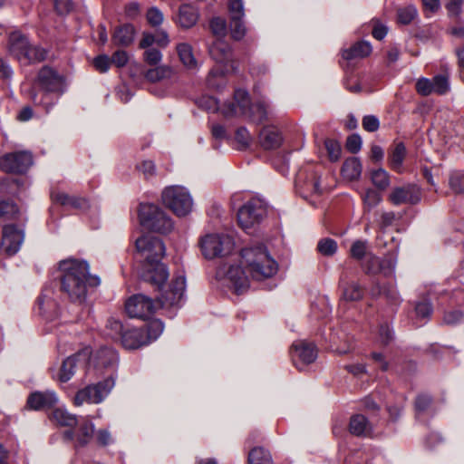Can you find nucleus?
I'll list each match as a JSON object with an SVG mask.
<instances>
[{"mask_svg": "<svg viewBox=\"0 0 464 464\" xmlns=\"http://www.w3.org/2000/svg\"><path fill=\"white\" fill-rule=\"evenodd\" d=\"M161 202L178 218L188 216L194 207V200L189 190L180 185L166 187L161 192Z\"/></svg>", "mask_w": 464, "mask_h": 464, "instance_id": "6", "label": "nucleus"}, {"mask_svg": "<svg viewBox=\"0 0 464 464\" xmlns=\"http://www.w3.org/2000/svg\"><path fill=\"white\" fill-rule=\"evenodd\" d=\"M176 51L180 63L188 70L198 69V63L194 56L193 47L188 43H179L176 46Z\"/></svg>", "mask_w": 464, "mask_h": 464, "instance_id": "29", "label": "nucleus"}, {"mask_svg": "<svg viewBox=\"0 0 464 464\" xmlns=\"http://www.w3.org/2000/svg\"><path fill=\"white\" fill-rule=\"evenodd\" d=\"M135 246L145 263L160 259L165 254V245L156 234H141L135 240Z\"/></svg>", "mask_w": 464, "mask_h": 464, "instance_id": "12", "label": "nucleus"}, {"mask_svg": "<svg viewBox=\"0 0 464 464\" xmlns=\"http://www.w3.org/2000/svg\"><path fill=\"white\" fill-rule=\"evenodd\" d=\"M208 53L218 63H225L231 57V47L224 39H216L209 45Z\"/></svg>", "mask_w": 464, "mask_h": 464, "instance_id": "27", "label": "nucleus"}, {"mask_svg": "<svg viewBox=\"0 0 464 464\" xmlns=\"http://www.w3.org/2000/svg\"><path fill=\"white\" fill-rule=\"evenodd\" d=\"M330 343L332 350L338 354H347L354 349L353 336L340 329L331 334Z\"/></svg>", "mask_w": 464, "mask_h": 464, "instance_id": "23", "label": "nucleus"}, {"mask_svg": "<svg viewBox=\"0 0 464 464\" xmlns=\"http://www.w3.org/2000/svg\"><path fill=\"white\" fill-rule=\"evenodd\" d=\"M146 19L150 25L157 27L163 23L164 15L158 7L152 6L147 10Z\"/></svg>", "mask_w": 464, "mask_h": 464, "instance_id": "55", "label": "nucleus"}, {"mask_svg": "<svg viewBox=\"0 0 464 464\" xmlns=\"http://www.w3.org/2000/svg\"><path fill=\"white\" fill-rule=\"evenodd\" d=\"M324 146L331 161H337L342 153V148L338 141L327 139L324 141Z\"/></svg>", "mask_w": 464, "mask_h": 464, "instance_id": "54", "label": "nucleus"}, {"mask_svg": "<svg viewBox=\"0 0 464 464\" xmlns=\"http://www.w3.org/2000/svg\"><path fill=\"white\" fill-rule=\"evenodd\" d=\"M234 101L222 106L221 112L225 117L245 115L256 123H262L271 113L269 104L264 100L250 105L248 93L245 90H236Z\"/></svg>", "mask_w": 464, "mask_h": 464, "instance_id": "4", "label": "nucleus"}, {"mask_svg": "<svg viewBox=\"0 0 464 464\" xmlns=\"http://www.w3.org/2000/svg\"><path fill=\"white\" fill-rule=\"evenodd\" d=\"M207 83L209 88L212 89H219L222 85H224V72L223 70L214 67L208 75Z\"/></svg>", "mask_w": 464, "mask_h": 464, "instance_id": "50", "label": "nucleus"}, {"mask_svg": "<svg viewBox=\"0 0 464 464\" xmlns=\"http://www.w3.org/2000/svg\"><path fill=\"white\" fill-rule=\"evenodd\" d=\"M416 319L421 323L428 321L433 312L431 301L428 297H422L415 303L414 306Z\"/></svg>", "mask_w": 464, "mask_h": 464, "instance_id": "40", "label": "nucleus"}, {"mask_svg": "<svg viewBox=\"0 0 464 464\" xmlns=\"http://www.w3.org/2000/svg\"><path fill=\"white\" fill-rule=\"evenodd\" d=\"M19 215L18 207L10 200L0 199V220L11 221Z\"/></svg>", "mask_w": 464, "mask_h": 464, "instance_id": "41", "label": "nucleus"}, {"mask_svg": "<svg viewBox=\"0 0 464 464\" xmlns=\"http://www.w3.org/2000/svg\"><path fill=\"white\" fill-rule=\"evenodd\" d=\"M134 35V26L130 24H123L115 30L112 35V42L117 45L128 46L133 42Z\"/></svg>", "mask_w": 464, "mask_h": 464, "instance_id": "33", "label": "nucleus"}, {"mask_svg": "<svg viewBox=\"0 0 464 464\" xmlns=\"http://www.w3.org/2000/svg\"><path fill=\"white\" fill-rule=\"evenodd\" d=\"M115 386V377L111 375L97 383L89 384L80 389L73 397V404L82 406L84 403H102Z\"/></svg>", "mask_w": 464, "mask_h": 464, "instance_id": "9", "label": "nucleus"}, {"mask_svg": "<svg viewBox=\"0 0 464 464\" xmlns=\"http://www.w3.org/2000/svg\"><path fill=\"white\" fill-rule=\"evenodd\" d=\"M372 52V46L368 42L362 41L354 44L349 49L343 51V58L353 60L368 56Z\"/></svg>", "mask_w": 464, "mask_h": 464, "instance_id": "36", "label": "nucleus"}, {"mask_svg": "<svg viewBox=\"0 0 464 464\" xmlns=\"http://www.w3.org/2000/svg\"><path fill=\"white\" fill-rule=\"evenodd\" d=\"M267 205L260 198H252L237 211V224L241 229H255L266 217Z\"/></svg>", "mask_w": 464, "mask_h": 464, "instance_id": "10", "label": "nucleus"}, {"mask_svg": "<svg viewBox=\"0 0 464 464\" xmlns=\"http://www.w3.org/2000/svg\"><path fill=\"white\" fill-rule=\"evenodd\" d=\"M260 144L266 150H274L282 143L279 131L274 127H265L259 135Z\"/></svg>", "mask_w": 464, "mask_h": 464, "instance_id": "30", "label": "nucleus"}, {"mask_svg": "<svg viewBox=\"0 0 464 464\" xmlns=\"http://www.w3.org/2000/svg\"><path fill=\"white\" fill-rule=\"evenodd\" d=\"M397 260L392 256L381 258L379 264V274L384 277H392L395 274Z\"/></svg>", "mask_w": 464, "mask_h": 464, "instance_id": "47", "label": "nucleus"}, {"mask_svg": "<svg viewBox=\"0 0 464 464\" xmlns=\"http://www.w3.org/2000/svg\"><path fill=\"white\" fill-rule=\"evenodd\" d=\"M51 198L62 206H68L75 209L85 211L90 208L89 201L83 198L70 196L61 191H52Z\"/></svg>", "mask_w": 464, "mask_h": 464, "instance_id": "26", "label": "nucleus"}, {"mask_svg": "<svg viewBox=\"0 0 464 464\" xmlns=\"http://www.w3.org/2000/svg\"><path fill=\"white\" fill-rule=\"evenodd\" d=\"M51 420L57 425L69 428H72L78 423L77 417L63 407L55 408L53 411Z\"/></svg>", "mask_w": 464, "mask_h": 464, "instance_id": "35", "label": "nucleus"}, {"mask_svg": "<svg viewBox=\"0 0 464 464\" xmlns=\"http://www.w3.org/2000/svg\"><path fill=\"white\" fill-rule=\"evenodd\" d=\"M240 258V265L226 263L218 266L216 273L217 279L237 294L248 288V276L260 281L271 278L278 272V263L264 244H252L242 248Z\"/></svg>", "mask_w": 464, "mask_h": 464, "instance_id": "1", "label": "nucleus"}, {"mask_svg": "<svg viewBox=\"0 0 464 464\" xmlns=\"http://www.w3.org/2000/svg\"><path fill=\"white\" fill-rule=\"evenodd\" d=\"M421 193L418 186L408 184L394 188L389 196V199L394 205L417 204L420 201Z\"/></svg>", "mask_w": 464, "mask_h": 464, "instance_id": "19", "label": "nucleus"}, {"mask_svg": "<svg viewBox=\"0 0 464 464\" xmlns=\"http://www.w3.org/2000/svg\"><path fill=\"white\" fill-rule=\"evenodd\" d=\"M318 251L324 256H333L337 250V244L332 238H324L317 245Z\"/></svg>", "mask_w": 464, "mask_h": 464, "instance_id": "57", "label": "nucleus"}, {"mask_svg": "<svg viewBox=\"0 0 464 464\" xmlns=\"http://www.w3.org/2000/svg\"><path fill=\"white\" fill-rule=\"evenodd\" d=\"M54 291L51 286L43 288L36 300V310L39 314L52 319L58 314V304L53 298Z\"/></svg>", "mask_w": 464, "mask_h": 464, "instance_id": "20", "label": "nucleus"}, {"mask_svg": "<svg viewBox=\"0 0 464 464\" xmlns=\"http://www.w3.org/2000/svg\"><path fill=\"white\" fill-rule=\"evenodd\" d=\"M36 85L41 91L53 92L57 95H62L64 92L63 76L48 66H44L39 71Z\"/></svg>", "mask_w": 464, "mask_h": 464, "instance_id": "18", "label": "nucleus"}, {"mask_svg": "<svg viewBox=\"0 0 464 464\" xmlns=\"http://www.w3.org/2000/svg\"><path fill=\"white\" fill-rule=\"evenodd\" d=\"M417 15V9L413 5H407L397 9V21L401 24H409Z\"/></svg>", "mask_w": 464, "mask_h": 464, "instance_id": "49", "label": "nucleus"}, {"mask_svg": "<svg viewBox=\"0 0 464 464\" xmlns=\"http://www.w3.org/2000/svg\"><path fill=\"white\" fill-rule=\"evenodd\" d=\"M434 92L444 94L450 89L449 77L445 74H439L432 78Z\"/></svg>", "mask_w": 464, "mask_h": 464, "instance_id": "56", "label": "nucleus"}, {"mask_svg": "<svg viewBox=\"0 0 464 464\" xmlns=\"http://www.w3.org/2000/svg\"><path fill=\"white\" fill-rule=\"evenodd\" d=\"M143 266V279L160 288L169 277L167 266L163 263H160V259L147 262Z\"/></svg>", "mask_w": 464, "mask_h": 464, "instance_id": "21", "label": "nucleus"}, {"mask_svg": "<svg viewBox=\"0 0 464 464\" xmlns=\"http://www.w3.org/2000/svg\"><path fill=\"white\" fill-rule=\"evenodd\" d=\"M406 156V148L403 143L400 142L394 146L389 156L390 167L401 173L402 170V163Z\"/></svg>", "mask_w": 464, "mask_h": 464, "instance_id": "39", "label": "nucleus"}, {"mask_svg": "<svg viewBox=\"0 0 464 464\" xmlns=\"http://www.w3.org/2000/svg\"><path fill=\"white\" fill-rule=\"evenodd\" d=\"M381 258L376 256L373 254H368L367 257L364 259L362 264V267L364 272L368 275H378L379 274V264Z\"/></svg>", "mask_w": 464, "mask_h": 464, "instance_id": "53", "label": "nucleus"}, {"mask_svg": "<svg viewBox=\"0 0 464 464\" xmlns=\"http://www.w3.org/2000/svg\"><path fill=\"white\" fill-rule=\"evenodd\" d=\"M229 28L232 38L241 40L246 33L244 17L229 18Z\"/></svg>", "mask_w": 464, "mask_h": 464, "instance_id": "44", "label": "nucleus"}, {"mask_svg": "<svg viewBox=\"0 0 464 464\" xmlns=\"http://www.w3.org/2000/svg\"><path fill=\"white\" fill-rule=\"evenodd\" d=\"M364 204L372 208L376 206L382 199L380 193L374 189L369 188L363 195Z\"/></svg>", "mask_w": 464, "mask_h": 464, "instance_id": "64", "label": "nucleus"}, {"mask_svg": "<svg viewBox=\"0 0 464 464\" xmlns=\"http://www.w3.org/2000/svg\"><path fill=\"white\" fill-rule=\"evenodd\" d=\"M210 30L217 39H223L227 33V22L222 17H214L210 20Z\"/></svg>", "mask_w": 464, "mask_h": 464, "instance_id": "48", "label": "nucleus"}, {"mask_svg": "<svg viewBox=\"0 0 464 464\" xmlns=\"http://www.w3.org/2000/svg\"><path fill=\"white\" fill-rule=\"evenodd\" d=\"M91 354V349L85 347L72 356L67 357L61 366L58 373V380L61 382H66L72 379L77 371L82 370L84 372L89 369L88 361Z\"/></svg>", "mask_w": 464, "mask_h": 464, "instance_id": "13", "label": "nucleus"}, {"mask_svg": "<svg viewBox=\"0 0 464 464\" xmlns=\"http://www.w3.org/2000/svg\"><path fill=\"white\" fill-rule=\"evenodd\" d=\"M171 75V69L166 65L157 66L146 72L145 77L150 82H158Z\"/></svg>", "mask_w": 464, "mask_h": 464, "instance_id": "45", "label": "nucleus"}, {"mask_svg": "<svg viewBox=\"0 0 464 464\" xmlns=\"http://www.w3.org/2000/svg\"><path fill=\"white\" fill-rule=\"evenodd\" d=\"M142 329L145 331V336L148 338L149 344L162 334L164 326L160 320H153L146 326V328Z\"/></svg>", "mask_w": 464, "mask_h": 464, "instance_id": "46", "label": "nucleus"}, {"mask_svg": "<svg viewBox=\"0 0 464 464\" xmlns=\"http://www.w3.org/2000/svg\"><path fill=\"white\" fill-rule=\"evenodd\" d=\"M372 184L380 190H385L390 186V175L383 169H378L371 172Z\"/></svg>", "mask_w": 464, "mask_h": 464, "instance_id": "43", "label": "nucleus"}, {"mask_svg": "<svg viewBox=\"0 0 464 464\" xmlns=\"http://www.w3.org/2000/svg\"><path fill=\"white\" fill-rule=\"evenodd\" d=\"M199 18L198 9L190 4H182L178 9L173 21L183 29H190L195 26Z\"/></svg>", "mask_w": 464, "mask_h": 464, "instance_id": "22", "label": "nucleus"}, {"mask_svg": "<svg viewBox=\"0 0 464 464\" xmlns=\"http://www.w3.org/2000/svg\"><path fill=\"white\" fill-rule=\"evenodd\" d=\"M119 355L117 352L111 347H102L94 353L90 354L88 366L89 369L93 366L97 371L103 370L109 372V376H114V372L118 366Z\"/></svg>", "mask_w": 464, "mask_h": 464, "instance_id": "14", "label": "nucleus"}, {"mask_svg": "<svg viewBox=\"0 0 464 464\" xmlns=\"http://www.w3.org/2000/svg\"><path fill=\"white\" fill-rule=\"evenodd\" d=\"M143 57L147 63L156 65L161 61L162 54L158 49L149 48L144 52Z\"/></svg>", "mask_w": 464, "mask_h": 464, "instance_id": "62", "label": "nucleus"}, {"mask_svg": "<svg viewBox=\"0 0 464 464\" xmlns=\"http://www.w3.org/2000/svg\"><path fill=\"white\" fill-rule=\"evenodd\" d=\"M24 241V234H2L0 253L14 256L18 252Z\"/></svg>", "mask_w": 464, "mask_h": 464, "instance_id": "28", "label": "nucleus"}, {"mask_svg": "<svg viewBox=\"0 0 464 464\" xmlns=\"http://www.w3.org/2000/svg\"><path fill=\"white\" fill-rule=\"evenodd\" d=\"M89 269V264L83 260L67 258L60 261V289L71 302L84 304L88 290L100 285V278L92 276Z\"/></svg>", "mask_w": 464, "mask_h": 464, "instance_id": "2", "label": "nucleus"}, {"mask_svg": "<svg viewBox=\"0 0 464 464\" xmlns=\"http://www.w3.org/2000/svg\"><path fill=\"white\" fill-rule=\"evenodd\" d=\"M369 294L373 298L384 295L387 301L392 305H398L401 301L399 292L392 285L382 287L379 283H375L371 287Z\"/></svg>", "mask_w": 464, "mask_h": 464, "instance_id": "31", "label": "nucleus"}, {"mask_svg": "<svg viewBox=\"0 0 464 464\" xmlns=\"http://www.w3.org/2000/svg\"><path fill=\"white\" fill-rule=\"evenodd\" d=\"M290 355L294 365L302 371L305 365L315 361L317 358V348L313 343L305 340H297L291 345Z\"/></svg>", "mask_w": 464, "mask_h": 464, "instance_id": "15", "label": "nucleus"}, {"mask_svg": "<svg viewBox=\"0 0 464 464\" xmlns=\"http://www.w3.org/2000/svg\"><path fill=\"white\" fill-rule=\"evenodd\" d=\"M248 464H273L270 453L264 448H254L248 454Z\"/></svg>", "mask_w": 464, "mask_h": 464, "instance_id": "42", "label": "nucleus"}, {"mask_svg": "<svg viewBox=\"0 0 464 464\" xmlns=\"http://www.w3.org/2000/svg\"><path fill=\"white\" fill-rule=\"evenodd\" d=\"M139 219L140 226L149 232H170L174 229L171 217L154 204H140Z\"/></svg>", "mask_w": 464, "mask_h": 464, "instance_id": "7", "label": "nucleus"}, {"mask_svg": "<svg viewBox=\"0 0 464 464\" xmlns=\"http://www.w3.org/2000/svg\"><path fill=\"white\" fill-rule=\"evenodd\" d=\"M362 169V163L359 159L352 157L343 162L342 175L348 180H355L360 178Z\"/></svg>", "mask_w": 464, "mask_h": 464, "instance_id": "37", "label": "nucleus"}, {"mask_svg": "<svg viewBox=\"0 0 464 464\" xmlns=\"http://www.w3.org/2000/svg\"><path fill=\"white\" fill-rule=\"evenodd\" d=\"M393 331L388 324L380 325L378 342L382 345H388L393 340Z\"/></svg>", "mask_w": 464, "mask_h": 464, "instance_id": "59", "label": "nucleus"}, {"mask_svg": "<svg viewBox=\"0 0 464 464\" xmlns=\"http://www.w3.org/2000/svg\"><path fill=\"white\" fill-rule=\"evenodd\" d=\"M185 289V276H179L172 280L169 289L162 293L157 303L144 295L130 297L125 304L126 313L132 318L149 319L159 307L179 306L183 299Z\"/></svg>", "mask_w": 464, "mask_h": 464, "instance_id": "3", "label": "nucleus"}, {"mask_svg": "<svg viewBox=\"0 0 464 464\" xmlns=\"http://www.w3.org/2000/svg\"><path fill=\"white\" fill-rule=\"evenodd\" d=\"M416 91L422 96H428L434 92L432 79L420 78L416 82Z\"/></svg>", "mask_w": 464, "mask_h": 464, "instance_id": "60", "label": "nucleus"}, {"mask_svg": "<svg viewBox=\"0 0 464 464\" xmlns=\"http://www.w3.org/2000/svg\"><path fill=\"white\" fill-rule=\"evenodd\" d=\"M339 286L342 289V297L345 301H358L363 296L362 287L355 282H345L344 276H341Z\"/></svg>", "mask_w": 464, "mask_h": 464, "instance_id": "32", "label": "nucleus"}, {"mask_svg": "<svg viewBox=\"0 0 464 464\" xmlns=\"http://www.w3.org/2000/svg\"><path fill=\"white\" fill-rule=\"evenodd\" d=\"M33 164V156L29 151H17L4 155L0 159V168L7 173L21 174L26 172Z\"/></svg>", "mask_w": 464, "mask_h": 464, "instance_id": "17", "label": "nucleus"}, {"mask_svg": "<svg viewBox=\"0 0 464 464\" xmlns=\"http://www.w3.org/2000/svg\"><path fill=\"white\" fill-rule=\"evenodd\" d=\"M227 8L229 18L245 17L243 0H228Z\"/></svg>", "mask_w": 464, "mask_h": 464, "instance_id": "58", "label": "nucleus"}, {"mask_svg": "<svg viewBox=\"0 0 464 464\" xmlns=\"http://www.w3.org/2000/svg\"><path fill=\"white\" fill-rule=\"evenodd\" d=\"M55 11L59 14H67L73 8L72 0H53Z\"/></svg>", "mask_w": 464, "mask_h": 464, "instance_id": "63", "label": "nucleus"}, {"mask_svg": "<svg viewBox=\"0 0 464 464\" xmlns=\"http://www.w3.org/2000/svg\"><path fill=\"white\" fill-rule=\"evenodd\" d=\"M73 430H67L63 433L64 442H73L76 450L85 447L92 439L94 424L89 420H82L78 422Z\"/></svg>", "mask_w": 464, "mask_h": 464, "instance_id": "16", "label": "nucleus"}, {"mask_svg": "<svg viewBox=\"0 0 464 464\" xmlns=\"http://www.w3.org/2000/svg\"><path fill=\"white\" fill-rule=\"evenodd\" d=\"M321 179V173L314 168L300 170L296 178V187L301 196L306 198L322 194L326 187L322 184Z\"/></svg>", "mask_w": 464, "mask_h": 464, "instance_id": "11", "label": "nucleus"}, {"mask_svg": "<svg viewBox=\"0 0 464 464\" xmlns=\"http://www.w3.org/2000/svg\"><path fill=\"white\" fill-rule=\"evenodd\" d=\"M234 234H204L199 246L206 259H213L229 255L235 248Z\"/></svg>", "mask_w": 464, "mask_h": 464, "instance_id": "8", "label": "nucleus"}, {"mask_svg": "<svg viewBox=\"0 0 464 464\" xmlns=\"http://www.w3.org/2000/svg\"><path fill=\"white\" fill-rule=\"evenodd\" d=\"M120 338L122 345L130 350L138 349L148 344V338L145 336V331L142 328L124 330Z\"/></svg>", "mask_w": 464, "mask_h": 464, "instance_id": "24", "label": "nucleus"}, {"mask_svg": "<svg viewBox=\"0 0 464 464\" xmlns=\"http://www.w3.org/2000/svg\"><path fill=\"white\" fill-rule=\"evenodd\" d=\"M199 107L208 111H217L219 110L218 102L212 96H203L198 101Z\"/></svg>", "mask_w": 464, "mask_h": 464, "instance_id": "61", "label": "nucleus"}, {"mask_svg": "<svg viewBox=\"0 0 464 464\" xmlns=\"http://www.w3.org/2000/svg\"><path fill=\"white\" fill-rule=\"evenodd\" d=\"M449 185L456 194H464V171L452 172L450 176Z\"/></svg>", "mask_w": 464, "mask_h": 464, "instance_id": "51", "label": "nucleus"}, {"mask_svg": "<svg viewBox=\"0 0 464 464\" xmlns=\"http://www.w3.org/2000/svg\"><path fill=\"white\" fill-rule=\"evenodd\" d=\"M61 95L39 90L38 92H32L31 98L35 105H40L48 112L58 102Z\"/></svg>", "mask_w": 464, "mask_h": 464, "instance_id": "38", "label": "nucleus"}, {"mask_svg": "<svg viewBox=\"0 0 464 464\" xmlns=\"http://www.w3.org/2000/svg\"><path fill=\"white\" fill-rule=\"evenodd\" d=\"M8 51L22 65L41 62L46 56V52L44 48L31 44L26 36L19 32L10 34Z\"/></svg>", "mask_w": 464, "mask_h": 464, "instance_id": "5", "label": "nucleus"}, {"mask_svg": "<svg viewBox=\"0 0 464 464\" xmlns=\"http://www.w3.org/2000/svg\"><path fill=\"white\" fill-rule=\"evenodd\" d=\"M350 253L352 257L357 260H362L363 258L365 259L367 255L371 254L367 242L362 240H357L353 243Z\"/></svg>", "mask_w": 464, "mask_h": 464, "instance_id": "52", "label": "nucleus"}, {"mask_svg": "<svg viewBox=\"0 0 464 464\" xmlns=\"http://www.w3.org/2000/svg\"><path fill=\"white\" fill-rule=\"evenodd\" d=\"M349 430L355 436H368L372 432V426L365 416L356 414L350 420Z\"/></svg>", "mask_w": 464, "mask_h": 464, "instance_id": "34", "label": "nucleus"}, {"mask_svg": "<svg viewBox=\"0 0 464 464\" xmlns=\"http://www.w3.org/2000/svg\"><path fill=\"white\" fill-rule=\"evenodd\" d=\"M58 402V397L54 392L46 391L44 392H36L32 393L28 400L27 405L33 410H41L50 408Z\"/></svg>", "mask_w": 464, "mask_h": 464, "instance_id": "25", "label": "nucleus"}]
</instances>
